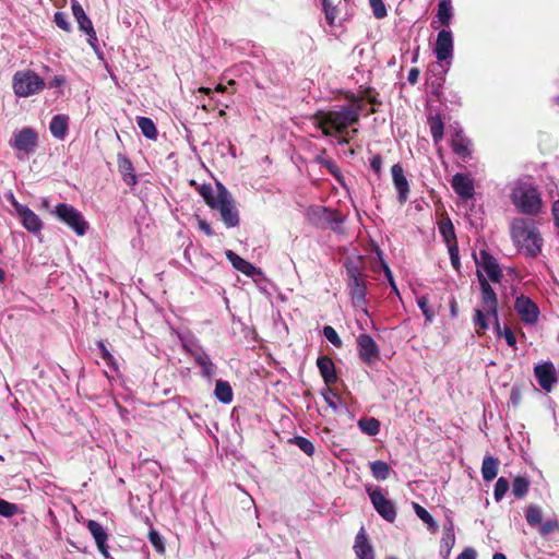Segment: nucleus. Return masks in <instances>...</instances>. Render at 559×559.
<instances>
[{
    "label": "nucleus",
    "instance_id": "58",
    "mask_svg": "<svg viewBox=\"0 0 559 559\" xmlns=\"http://www.w3.org/2000/svg\"><path fill=\"white\" fill-rule=\"evenodd\" d=\"M377 255H378V259H379L380 267L383 270L384 275H385L388 282L394 280L392 271L389 267L388 263L383 260L382 251L379 248H377Z\"/></svg>",
    "mask_w": 559,
    "mask_h": 559
},
{
    "label": "nucleus",
    "instance_id": "20",
    "mask_svg": "<svg viewBox=\"0 0 559 559\" xmlns=\"http://www.w3.org/2000/svg\"><path fill=\"white\" fill-rule=\"evenodd\" d=\"M317 367L326 386H331L337 382L338 377L336 373L335 364L331 357L326 355L320 356L317 359Z\"/></svg>",
    "mask_w": 559,
    "mask_h": 559
},
{
    "label": "nucleus",
    "instance_id": "27",
    "mask_svg": "<svg viewBox=\"0 0 559 559\" xmlns=\"http://www.w3.org/2000/svg\"><path fill=\"white\" fill-rule=\"evenodd\" d=\"M68 129L69 118L67 116L56 115L52 117L49 124V130L55 138L63 140L68 133Z\"/></svg>",
    "mask_w": 559,
    "mask_h": 559
},
{
    "label": "nucleus",
    "instance_id": "22",
    "mask_svg": "<svg viewBox=\"0 0 559 559\" xmlns=\"http://www.w3.org/2000/svg\"><path fill=\"white\" fill-rule=\"evenodd\" d=\"M87 528L95 539L98 551L103 556L108 557V546L106 544L108 539V534L104 530L103 525L95 520H90L87 522Z\"/></svg>",
    "mask_w": 559,
    "mask_h": 559
},
{
    "label": "nucleus",
    "instance_id": "42",
    "mask_svg": "<svg viewBox=\"0 0 559 559\" xmlns=\"http://www.w3.org/2000/svg\"><path fill=\"white\" fill-rule=\"evenodd\" d=\"M359 94H361L362 99H367L373 106L382 105V102L378 98L379 93L371 86H360Z\"/></svg>",
    "mask_w": 559,
    "mask_h": 559
},
{
    "label": "nucleus",
    "instance_id": "52",
    "mask_svg": "<svg viewBox=\"0 0 559 559\" xmlns=\"http://www.w3.org/2000/svg\"><path fill=\"white\" fill-rule=\"evenodd\" d=\"M322 395L329 407L336 411L337 404L335 402V399H340V395L333 389H331V386H326Z\"/></svg>",
    "mask_w": 559,
    "mask_h": 559
},
{
    "label": "nucleus",
    "instance_id": "56",
    "mask_svg": "<svg viewBox=\"0 0 559 559\" xmlns=\"http://www.w3.org/2000/svg\"><path fill=\"white\" fill-rule=\"evenodd\" d=\"M448 250H449L452 266L456 271H459L460 266H461L460 255H459V245L457 243L450 245V246H448Z\"/></svg>",
    "mask_w": 559,
    "mask_h": 559
},
{
    "label": "nucleus",
    "instance_id": "47",
    "mask_svg": "<svg viewBox=\"0 0 559 559\" xmlns=\"http://www.w3.org/2000/svg\"><path fill=\"white\" fill-rule=\"evenodd\" d=\"M509 488H510V484L507 478H504V477L498 478V480L495 485V490H493V496H495L496 501H500L504 497V495L507 493Z\"/></svg>",
    "mask_w": 559,
    "mask_h": 559
},
{
    "label": "nucleus",
    "instance_id": "10",
    "mask_svg": "<svg viewBox=\"0 0 559 559\" xmlns=\"http://www.w3.org/2000/svg\"><path fill=\"white\" fill-rule=\"evenodd\" d=\"M514 309L525 324H535L539 318V308L530 297L521 295L514 301Z\"/></svg>",
    "mask_w": 559,
    "mask_h": 559
},
{
    "label": "nucleus",
    "instance_id": "64",
    "mask_svg": "<svg viewBox=\"0 0 559 559\" xmlns=\"http://www.w3.org/2000/svg\"><path fill=\"white\" fill-rule=\"evenodd\" d=\"M477 557V554L475 551V549L468 547V548H465L459 556L456 559H476Z\"/></svg>",
    "mask_w": 559,
    "mask_h": 559
},
{
    "label": "nucleus",
    "instance_id": "19",
    "mask_svg": "<svg viewBox=\"0 0 559 559\" xmlns=\"http://www.w3.org/2000/svg\"><path fill=\"white\" fill-rule=\"evenodd\" d=\"M451 183L453 190L460 198L467 200L474 197V182L468 176L457 173L453 176Z\"/></svg>",
    "mask_w": 559,
    "mask_h": 559
},
{
    "label": "nucleus",
    "instance_id": "46",
    "mask_svg": "<svg viewBox=\"0 0 559 559\" xmlns=\"http://www.w3.org/2000/svg\"><path fill=\"white\" fill-rule=\"evenodd\" d=\"M20 509L15 503L9 502L4 499H0V515L4 518H11L19 514Z\"/></svg>",
    "mask_w": 559,
    "mask_h": 559
},
{
    "label": "nucleus",
    "instance_id": "40",
    "mask_svg": "<svg viewBox=\"0 0 559 559\" xmlns=\"http://www.w3.org/2000/svg\"><path fill=\"white\" fill-rule=\"evenodd\" d=\"M444 82L445 75H435V78L426 79V84L430 88L431 94H433L437 97L441 95Z\"/></svg>",
    "mask_w": 559,
    "mask_h": 559
},
{
    "label": "nucleus",
    "instance_id": "24",
    "mask_svg": "<svg viewBox=\"0 0 559 559\" xmlns=\"http://www.w3.org/2000/svg\"><path fill=\"white\" fill-rule=\"evenodd\" d=\"M452 151L463 159L471 157V140L466 138L462 131L455 132L451 140Z\"/></svg>",
    "mask_w": 559,
    "mask_h": 559
},
{
    "label": "nucleus",
    "instance_id": "43",
    "mask_svg": "<svg viewBox=\"0 0 559 559\" xmlns=\"http://www.w3.org/2000/svg\"><path fill=\"white\" fill-rule=\"evenodd\" d=\"M318 162L340 182L343 183V175L338 166L332 159L318 158Z\"/></svg>",
    "mask_w": 559,
    "mask_h": 559
},
{
    "label": "nucleus",
    "instance_id": "5",
    "mask_svg": "<svg viewBox=\"0 0 559 559\" xmlns=\"http://www.w3.org/2000/svg\"><path fill=\"white\" fill-rule=\"evenodd\" d=\"M511 200L519 212L537 216L542 212L543 201L537 188L531 183L523 182L518 185L511 193Z\"/></svg>",
    "mask_w": 559,
    "mask_h": 559
},
{
    "label": "nucleus",
    "instance_id": "45",
    "mask_svg": "<svg viewBox=\"0 0 559 559\" xmlns=\"http://www.w3.org/2000/svg\"><path fill=\"white\" fill-rule=\"evenodd\" d=\"M321 2L328 24L331 26L334 25L337 16L336 7L330 0H321Z\"/></svg>",
    "mask_w": 559,
    "mask_h": 559
},
{
    "label": "nucleus",
    "instance_id": "61",
    "mask_svg": "<svg viewBox=\"0 0 559 559\" xmlns=\"http://www.w3.org/2000/svg\"><path fill=\"white\" fill-rule=\"evenodd\" d=\"M502 335H503L507 344L509 346L515 348L516 337H515L513 331L509 326H504Z\"/></svg>",
    "mask_w": 559,
    "mask_h": 559
},
{
    "label": "nucleus",
    "instance_id": "30",
    "mask_svg": "<svg viewBox=\"0 0 559 559\" xmlns=\"http://www.w3.org/2000/svg\"><path fill=\"white\" fill-rule=\"evenodd\" d=\"M428 126L430 128V133L432 136L433 142L437 144L439 143L443 138V131H444V123L439 114L437 115H430L428 117Z\"/></svg>",
    "mask_w": 559,
    "mask_h": 559
},
{
    "label": "nucleus",
    "instance_id": "8",
    "mask_svg": "<svg viewBox=\"0 0 559 559\" xmlns=\"http://www.w3.org/2000/svg\"><path fill=\"white\" fill-rule=\"evenodd\" d=\"M53 214L59 221L69 226L78 236L85 235L88 224L84 219L82 213L74 206L67 203L56 205Z\"/></svg>",
    "mask_w": 559,
    "mask_h": 559
},
{
    "label": "nucleus",
    "instance_id": "18",
    "mask_svg": "<svg viewBox=\"0 0 559 559\" xmlns=\"http://www.w3.org/2000/svg\"><path fill=\"white\" fill-rule=\"evenodd\" d=\"M13 205L21 217L22 225L32 233H37L41 229L43 223L37 214L25 205L13 202Z\"/></svg>",
    "mask_w": 559,
    "mask_h": 559
},
{
    "label": "nucleus",
    "instance_id": "51",
    "mask_svg": "<svg viewBox=\"0 0 559 559\" xmlns=\"http://www.w3.org/2000/svg\"><path fill=\"white\" fill-rule=\"evenodd\" d=\"M558 530H559V522L557 520H547L546 522L540 523L539 533L543 536H547Z\"/></svg>",
    "mask_w": 559,
    "mask_h": 559
},
{
    "label": "nucleus",
    "instance_id": "7",
    "mask_svg": "<svg viewBox=\"0 0 559 559\" xmlns=\"http://www.w3.org/2000/svg\"><path fill=\"white\" fill-rule=\"evenodd\" d=\"M12 87L16 96L28 97L45 87L44 80L32 70L17 71L12 79Z\"/></svg>",
    "mask_w": 559,
    "mask_h": 559
},
{
    "label": "nucleus",
    "instance_id": "34",
    "mask_svg": "<svg viewBox=\"0 0 559 559\" xmlns=\"http://www.w3.org/2000/svg\"><path fill=\"white\" fill-rule=\"evenodd\" d=\"M138 127L140 128L143 135L150 140H156L158 132L155 123L151 118L138 117Z\"/></svg>",
    "mask_w": 559,
    "mask_h": 559
},
{
    "label": "nucleus",
    "instance_id": "37",
    "mask_svg": "<svg viewBox=\"0 0 559 559\" xmlns=\"http://www.w3.org/2000/svg\"><path fill=\"white\" fill-rule=\"evenodd\" d=\"M414 510H415V513L416 515L425 523L427 524L428 528L432 532V533H436L439 528L437 522L435 521V519L432 518V515L424 508L421 507L420 504L418 503H414Z\"/></svg>",
    "mask_w": 559,
    "mask_h": 559
},
{
    "label": "nucleus",
    "instance_id": "57",
    "mask_svg": "<svg viewBox=\"0 0 559 559\" xmlns=\"http://www.w3.org/2000/svg\"><path fill=\"white\" fill-rule=\"evenodd\" d=\"M439 62H433L428 66L427 69V78H435V75H445V70L443 66Z\"/></svg>",
    "mask_w": 559,
    "mask_h": 559
},
{
    "label": "nucleus",
    "instance_id": "32",
    "mask_svg": "<svg viewBox=\"0 0 559 559\" xmlns=\"http://www.w3.org/2000/svg\"><path fill=\"white\" fill-rule=\"evenodd\" d=\"M214 394L216 399L224 404H228L233 400V390L227 381L217 380Z\"/></svg>",
    "mask_w": 559,
    "mask_h": 559
},
{
    "label": "nucleus",
    "instance_id": "15",
    "mask_svg": "<svg viewBox=\"0 0 559 559\" xmlns=\"http://www.w3.org/2000/svg\"><path fill=\"white\" fill-rule=\"evenodd\" d=\"M435 53L438 61H445L453 55V37L452 33L448 29H441L438 33Z\"/></svg>",
    "mask_w": 559,
    "mask_h": 559
},
{
    "label": "nucleus",
    "instance_id": "11",
    "mask_svg": "<svg viewBox=\"0 0 559 559\" xmlns=\"http://www.w3.org/2000/svg\"><path fill=\"white\" fill-rule=\"evenodd\" d=\"M357 349L359 358L367 365H372L380 358L379 347L369 334L358 335Z\"/></svg>",
    "mask_w": 559,
    "mask_h": 559
},
{
    "label": "nucleus",
    "instance_id": "53",
    "mask_svg": "<svg viewBox=\"0 0 559 559\" xmlns=\"http://www.w3.org/2000/svg\"><path fill=\"white\" fill-rule=\"evenodd\" d=\"M148 539L158 552H164L165 546L162 536L155 530H151L148 533Z\"/></svg>",
    "mask_w": 559,
    "mask_h": 559
},
{
    "label": "nucleus",
    "instance_id": "31",
    "mask_svg": "<svg viewBox=\"0 0 559 559\" xmlns=\"http://www.w3.org/2000/svg\"><path fill=\"white\" fill-rule=\"evenodd\" d=\"M370 471L374 479L385 480L390 477L392 468L386 462L378 460L370 463Z\"/></svg>",
    "mask_w": 559,
    "mask_h": 559
},
{
    "label": "nucleus",
    "instance_id": "36",
    "mask_svg": "<svg viewBox=\"0 0 559 559\" xmlns=\"http://www.w3.org/2000/svg\"><path fill=\"white\" fill-rule=\"evenodd\" d=\"M358 427L368 436H376L380 431V421L374 417H364L358 420Z\"/></svg>",
    "mask_w": 559,
    "mask_h": 559
},
{
    "label": "nucleus",
    "instance_id": "49",
    "mask_svg": "<svg viewBox=\"0 0 559 559\" xmlns=\"http://www.w3.org/2000/svg\"><path fill=\"white\" fill-rule=\"evenodd\" d=\"M369 4H370L373 15L377 19L380 20L388 15L385 4L382 0H369Z\"/></svg>",
    "mask_w": 559,
    "mask_h": 559
},
{
    "label": "nucleus",
    "instance_id": "26",
    "mask_svg": "<svg viewBox=\"0 0 559 559\" xmlns=\"http://www.w3.org/2000/svg\"><path fill=\"white\" fill-rule=\"evenodd\" d=\"M118 169L122 176L123 181L128 186L133 187L136 185L138 179L134 173V167L128 157L123 155L118 156Z\"/></svg>",
    "mask_w": 559,
    "mask_h": 559
},
{
    "label": "nucleus",
    "instance_id": "50",
    "mask_svg": "<svg viewBox=\"0 0 559 559\" xmlns=\"http://www.w3.org/2000/svg\"><path fill=\"white\" fill-rule=\"evenodd\" d=\"M323 335L326 337L329 342H331L335 347H341L343 345L341 337L338 336L336 330L331 325H325L323 328Z\"/></svg>",
    "mask_w": 559,
    "mask_h": 559
},
{
    "label": "nucleus",
    "instance_id": "48",
    "mask_svg": "<svg viewBox=\"0 0 559 559\" xmlns=\"http://www.w3.org/2000/svg\"><path fill=\"white\" fill-rule=\"evenodd\" d=\"M417 305L425 316L426 320L431 322L435 318L433 310L429 307V300L427 296H420L417 298Z\"/></svg>",
    "mask_w": 559,
    "mask_h": 559
},
{
    "label": "nucleus",
    "instance_id": "28",
    "mask_svg": "<svg viewBox=\"0 0 559 559\" xmlns=\"http://www.w3.org/2000/svg\"><path fill=\"white\" fill-rule=\"evenodd\" d=\"M499 468L498 459L486 455L483 460L481 464V476L485 481H490L497 477Z\"/></svg>",
    "mask_w": 559,
    "mask_h": 559
},
{
    "label": "nucleus",
    "instance_id": "1",
    "mask_svg": "<svg viewBox=\"0 0 559 559\" xmlns=\"http://www.w3.org/2000/svg\"><path fill=\"white\" fill-rule=\"evenodd\" d=\"M195 188L199 194L203 198L205 204L211 210L219 213L221 221L226 228H235L239 225V211L235 204L231 193L223 183L216 181L215 187L211 183H203Z\"/></svg>",
    "mask_w": 559,
    "mask_h": 559
},
{
    "label": "nucleus",
    "instance_id": "59",
    "mask_svg": "<svg viewBox=\"0 0 559 559\" xmlns=\"http://www.w3.org/2000/svg\"><path fill=\"white\" fill-rule=\"evenodd\" d=\"M455 544V535L454 533H443V536L441 538V547L447 548V554L450 552L451 548Z\"/></svg>",
    "mask_w": 559,
    "mask_h": 559
},
{
    "label": "nucleus",
    "instance_id": "63",
    "mask_svg": "<svg viewBox=\"0 0 559 559\" xmlns=\"http://www.w3.org/2000/svg\"><path fill=\"white\" fill-rule=\"evenodd\" d=\"M198 226L206 236L212 237L214 235L211 225L205 219L198 217Z\"/></svg>",
    "mask_w": 559,
    "mask_h": 559
},
{
    "label": "nucleus",
    "instance_id": "25",
    "mask_svg": "<svg viewBox=\"0 0 559 559\" xmlns=\"http://www.w3.org/2000/svg\"><path fill=\"white\" fill-rule=\"evenodd\" d=\"M485 312L493 319V322L499 320L498 305L493 306V310L490 308H484L483 310L475 309L474 324L477 328L478 333H480V331L485 332L489 328V322Z\"/></svg>",
    "mask_w": 559,
    "mask_h": 559
},
{
    "label": "nucleus",
    "instance_id": "2",
    "mask_svg": "<svg viewBox=\"0 0 559 559\" xmlns=\"http://www.w3.org/2000/svg\"><path fill=\"white\" fill-rule=\"evenodd\" d=\"M361 109L362 105L343 107L341 110L319 109L310 119L324 136L349 134L348 128L360 122Z\"/></svg>",
    "mask_w": 559,
    "mask_h": 559
},
{
    "label": "nucleus",
    "instance_id": "33",
    "mask_svg": "<svg viewBox=\"0 0 559 559\" xmlns=\"http://www.w3.org/2000/svg\"><path fill=\"white\" fill-rule=\"evenodd\" d=\"M451 0H440L438 3L437 17L442 26H449L452 19Z\"/></svg>",
    "mask_w": 559,
    "mask_h": 559
},
{
    "label": "nucleus",
    "instance_id": "62",
    "mask_svg": "<svg viewBox=\"0 0 559 559\" xmlns=\"http://www.w3.org/2000/svg\"><path fill=\"white\" fill-rule=\"evenodd\" d=\"M247 276H253L255 274H260V271L250 262L247 260L243 263L242 270L240 271Z\"/></svg>",
    "mask_w": 559,
    "mask_h": 559
},
{
    "label": "nucleus",
    "instance_id": "4",
    "mask_svg": "<svg viewBox=\"0 0 559 559\" xmlns=\"http://www.w3.org/2000/svg\"><path fill=\"white\" fill-rule=\"evenodd\" d=\"M510 234L514 245L525 255L535 258L542 252L543 238L533 221L514 218Z\"/></svg>",
    "mask_w": 559,
    "mask_h": 559
},
{
    "label": "nucleus",
    "instance_id": "12",
    "mask_svg": "<svg viewBox=\"0 0 559 559\" xmlns=\"http://www.w3.org/2000/svg\"><path fill=\"white\" fill-rule=\"evenodd\" d=\"M476 264L486 272L491 282L500 283L502 278V271L493 255L486 250H480L479 260H476Z\"/></svg>",
    "mask_w": 559,
    "mask_h": 559
},
{
    "label": "nucleus",
    "instance_id": "38",
    "mask_svg": "<svg viewBox=\"0 0 559 559\" xmlns=\"http://www.w3.org/2000/svg\"><path fill=\"white\" fill-rule=\"evenodd\" d=\"M530 489V481L526 477L516 476L512 481V493L515 498L522 499Z\"/></svg>",
    "mask_w": 559,
    "mask_h": 559
},
{
    "label": "nucleus",
    "instance_id": "3",
    "mask_svg": "<svg viewBox=\"0 0 559 559\" xmlns=\"http://www.w3.org/2000/svg\"><path fill=\"white\" fill-rule=\"evenodd\" d=\"M346 271V288L352 304L365 313L367 309L368 275L366 274V260L362 255H349L344 261Z\"/></svg>",
    "mask_w": 559,
    "mask_h": 559
},
{
    "label": "nucleus",
    "instance_id": "9",
    "mask_svg": "<svg viewBox=\"0 0 559 559\" xmlns=\"http://www.w3.org/2000/svg\"><path fill=\"white\" fill-rule=\"evenodd\" d=\"M366 491L378 514L385 521L393 523L397 515L393 501L388 499L378 487L367 486Z\"/></svg>",
    "mask_w": 559,
    "mask_h": 559
},
{
    "label": "nucleus",
    "instance_id": "54",
    "mask_svg": "<svg viewBox=\"0 0 559 559\" xmlns=\"http://www.w3.org/2000/svg\"><path fill=\"white\" fill-rule=\"evenodd\" d=\"M225 254H226L227 260L231 263V265L237 271L240 272L242 270V266H243V263L246 260L242 259L241 257H239L236 252H234L231 250H227Z\"/></svg>",
    "mask_w": 559,
    "mask_h": 559
},
{
    "label": "nucleus",
    "instance_id": "17",
    "mask_svg": "<svg viewBox=\"0 0 559 559\" xmlns=\"http://www.w3.org/2000/svg\"><path fill=\"white\" fill-rule=\"evenodd\" d=\"M392 180L397 191V200L401 204H404L409 194V183L404 175V169L401 164H394L391 167Z\"/></svg>",
    "mask_w": 559,
    "mask_h": 559
},
{
    "label": "nucleus",
    "instance_id": "13",
    "mask_svg": "<svg viewBox=\"0 0 559 559\" xmlns=\"http://www.w3.org/2000/svg\"><path fill=\"white\" fill-rule=\"evenodd\" d=\"M534 376L540 388L546 392H550L557 381L555 367L549 361L535 366Z\"/></svg>",
    "mask_w": 559,
    "mask_h": 559
},
{
    "label": "nucleus",
    "instance_id": "21",
    "mask_svg": "<svg viewBox=\"0 0 559 559\" xmlns=\"http://www.w3.org/2000/svg\"><path fill=\"white\" fill-rule=\"evenodd\" d=\"M477 277L480 285V299L483 309L490 308L493 310V306L498 305L497 294L479 270L477 271Z\"/></svg>",
    "mask_w": 559,
    "mask_h": 559
},
{
    "label": "nucleus",
    "instance_id": "55",
    "mask_svg": "<svg viewBox=\"0 0 559 559\" xmlns=\"http://www.w3.org/2000/svg\"><path fill=\"white\" fill-rule=\"evenodd\" d=\"M56 25L62 31L70 32L71 25L68 21L67 14L63 12H56L53 16Z\"/></svg>",
    "mask_w": 559,
    "mask_h": 559
},
{
    "label": "nucleus",
    "instance_id": "44",
    "mask_svg": "<svg viewBox=\"0 0 559 559\" xmlns=\"http://www.w3.org/2000/svg\"><path fill=\"white\" fill-rule=\"evenodd\" d=\"M526 521L531 526L540 524L543 521V513L537 506H530L526 510Z\"/></svg>",
    "mask_w": 559,
    "mask_h": 559
},
{
    "label": "nucleus",
    "instance_id": "41",
    "mask_svg": "<svg viewBox=\"0 0 559 559\" xmlns=\"http://www.w3.org/2000/svg\"><path fill=\"white\" fill-rule=\"evenodd\" d=\"M98 348L100 350V357L106 362V365L110 368L111 371H118V362L111 353L107 349L103 342H98Z\"/></svg>",
    "mask_w": 559,
    "mask_h": 559
},
{
    "label": "nucleus",
    "instance_id": "35",
    "mask_svg": "<svg viewBox=\"0 0 559 559\" xmlns=\"http://www.w3.org/2000/svg\"><path fill=\"white\" fill-rule=\"evenodd\" d=\"M195 362L202 367L203 374L206 377L213 376L215 367L211 361L209 355L204 352H195L192 354Z\"/></svg>",
    "mask_w": 559,
    "mask_h": 559
},
{
    "label": "nucleus",
    "instance_id": "14",
    "mask_svg": "<svg viewBox=\"0 0 559 559\" xmlns=\"http://www.w3.org/2000/svg\"><path fill=\"white\" fill-rule=\"evenodd\" d=\"M37 133L32 128H23L13 140V147L25 154H29L37 145Z\"/></svg>",
    "mask_w": 559,
    "mask_h": 559
},
{
    "label": "nucleus",
    "instance_id": "60",
    "mask_svg": "<svg viewBox=\"0 0 559 559\" xmlns=\"http://www.w3.org/2000/svg\"><path fill=\"white\" fill-rule=\"evenodd\" d=\"M370 167L374 171V174L380 178L381 169H382V157L380 154H376L370 159Z\"/></svg>",
    "mask_w": 559,
    "mask_h": 559
},
{
    "label": "nucleus",
    "instance_id": "39",
    "mask_svg": "<svg viewBox=\"0 0 559 559\" xmlns=\"http://www.w3.org/2000/svg\"><path fill=\"white\" fill-rule=\"evenodd\" d=\"M293 444L297 445L305 454L312 456L314 454V445L313 443L301 436L294 437L289 440Z\"/></svg>",
    "mask_w": 559,
    "mask_h": 559
},
{
    "label": "nucleus",
    "instance_id": "6",
    "mask_svg": "<svg viewBox=\"0 0 559 559\" xmlns=\"http://www.w3.org/2000/svg\"><path fill=\"white\" fill-rule=\"evenodd\" d=\"M306 218L309 224L317 228H330L335 233L342 231L345 216L337 210L321 205H311L307 209Z\"/></svg>",
    "mask_w": 559,
    "mask_h": 559
},
{
    "label": "nucleus",
    "instance_id": "16",
    "mask_svg": "<svg viewBox=\"0 0 559 559\" xmlns=\"http://www.w3.org/2000/svg\"><path fill=\"white\" fill-rule=\"evenodd\" d=\"M73 15L79 24L81 31H83L87 37L88 43L94 46V41H97L96 32L93 27L92 21L86 15L84 9L78 1H73L71 5Z\"/></svg>",
    "mask_w": 559,
    "mask_h": 559
},
{
    "label": "nucleus",
    "instance_id": "29",
    "mask_svg": "<svg viewBox=\"0 0 559 559\" xmlns=\"http://www.w3.org/2000/svg\"><path fill=\"white\" fill-rule=\"evenodd\" d=\"M439 231L448 246L457 243L454 226L448 216L439 222Z\"/></svg>",
    "mask_w": 559,
    "mask_h": 559
},
{
    "label": "nucleus",
    "instance_id": "23",
    "mask_svg": "<svg viewBox=\"0 0 559 559\" xmlns=\"http://www.w3.org/2000/svg\"><path fill=\"white\" fill-rule=\"evenodd\" d=\"M354 550L358 559H373V549L364 527L359 530L355 537Z\"/></svg>",
    "mask_w": 559,
    "mask_h": 559
}]
</instances>
